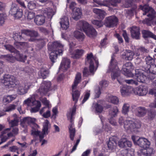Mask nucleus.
Masks as SVG:
<instances>
[{"instance_id":"f257e3e1","label":"nucleus","mask_w":156,"mask_h":156,"mask_svg":"<svg viewBox=\"0 0 156 156\" xmlns=\"http://www.w3.org/2000/svg\"><path fill=\"white\" fill-rule=\"evenodd\" d=\"M139 9L144 12L143 13V15H147L148 17L142 21L143 24H146L148 26H151L156 23V22L154 21L155 16V13L152 8L146 5L143 6L140 5Z\"/></svg>"},{"instance_id":"f03ea898","label":"nucleus","mask_w":156,"mask_h":156,"mask_svg":"<svg viewBox=\"0 0 156 156\" xmlns=\"http://www.w3.org/2000/svg\"><path fill=\"white\" fill-rule=\"evenodd\" d=\"M77 25L80 29L83 30L89 37H94L97 35L95 29L86 21L80 20L78 22Z\"/></svg>"},{"instance_id":"7ed1b4c3","label":"nucleus","mask_w":156,"mask_h":156,"mask_svg":"<svg viewBox=\"0 0 156 156\" xmlns=\"http://www.w3.org/2000/svg\"><path fill=\"white\" fill-rule=\"evenodd\" d=\"M94 62H95L96 64L97 68L98 67V62L96 59L93 56L92 53H90L87 54V60L85 63L86 64L88 63L90 65L89 71H88L87 68H85L83 71V76L86 77L90 75V73L93 75L94 74Z\"/></svg>"},{"instance_id":"20e7f679","label":"nucleus","mask_w":156,"mask_h":156,"mask_svg":"<svg viewBox=\"0 0 156 156\" xmlns=\"http://www.w3.org/2000/svg\"><path fill=\"white\" fill-rule=\"evenodd\" d=\"M22 34L30 37L29 39V41L32 42L37 41L39 43H41L39 47L41 48H43L45 45V42L43 40H37L36 39V37L39 35L37 31L34 30H24L22 31Z\"/></svg>"},{"instance_id":"39448f33","label":"nucleus","mask_w":156,"mask_h":156,"mask_svg":"<svg viewBox=\"0 0 156 156\" xmlns=\"http://www.w3.org/2000/svg\"><path fill=\"white\" fill-rule=\"evenodd\" d=\"M109 68L110 71L112 72L111 73L112 79L114 80L117 78L119 83L121 84L122 81L119 80L118 78V77L120 76V72L118 69H119L117 66L116 62L115 59L113 56L112 57Z\"/></svg>"},{"instance_id":"423d86ee","label":"nucleus","mask_w":156,"mask_h":156,"mask_svg":"<svg viewBox=\"0 0 156 156\" xmlns=\"http://www.w3.org/2000/svg\"><path fill=\"white\" fill-rule=\"evenodd\" d=\"M5 39L4 38H0V48H5V49H15L12 46L9 44H4ZM15 48H29V45L27 42H15L14 43Z\"/></svg>"},{"instance_id":"0eeeda50","label":"nucleus","mask_w":156,"mask_h":156,"mask_svg":"<svg viewBox=\"0 0 156 156\" xmlns=\"http://www.w3.org/2000/svg\"><path fill=\"white\" fill-rule=\"evenodd\" d=\"M141 123L140 121L134 122L132 120H126L124 122V127L127 130L133 132L140 128Z\"/></svg>"},{"instance_id":"6e6552de","label":"nucleus","mask_w":156,"mask_h":156,"mask_svg":"<svg viewBox=\"0 0 156 156\" xmlns=\"http://www.w3.org/2000/svg\"><path fill=\"white\" fill-rule=\"evenodd\" d=\"M131 138L135 144L137 145L144 149L149 147L150 143L147 139L133 136H132Z\"/></svg>"},{"instance_id":"1a4fd4ad","label":"nucleus","mask_w":156,"mask_h":156,"mask_svg":"<svg viewBox=\"0 0 156 156\" xmlns=\"http://www.w3.org/2000/svg\"><path fill=\"white\" fill-rule=\"evenodd\" d=\"M81 74L80 73H77L76 76L74 84L72 86V90L73 93L72 94L73 99L74 101L76 102L78 100L80 94L78 90L73 91V90L76 88L78 84L81 81Z\"/></svg>"},{"instance_id":"9d476101","label":"nucleus","mask_w":156,"mask_h":156,"mask_svg":"<svg viewBox=\"0 0 156 156\" xmlns=\"http://www.w3.org/2000/svg\"><path fill=\"white\" fill-rule=\"evenodd\" d=\"M2 82L6 87L7 88L14 87L16 85L15 77L9 74L4 76Z\"/></svg>"},{"instance_id":"9b49d317","label":"nucleus","mask_w":156,"mask_h":156,"mask_svg":"<svg viewBox=\"0 0 156 156\" xmlns=\"http://www.w3.org/2000/svg\"><path fill=\"white\" fill-rule=\"evenodd\" d=\"M104 21V24L106 27H112L117 25L118 19L115 16L112 15L106 17Z\"/></svg>"},{"instance_id":"f8f14e48","label":"nucleus","mask_w":156,"mask_h":156,"mask_svg":"<svg viewBox=\"0 0 156 156\" xmlns=\"http://www.w3.org/2000/svg\"><path fill=\"white\" fill-rule=\"evenodd\" d=\"M51 83L50 81L44 82L38 90L39 92L41 95L46 94L49 90H51Z\"/></svg>"},{"instance_id":"ddd939ff","label":"nucleus","mask_w":156,"mask_h":156,"mask_svg":"<svg viewBox=\"0 0 156 156\" xmlns=\"http://www.w3.org/2000/svg\"><path fill=\"white\" fill-rule=\"evenodd\" d=\"M30 85L27 83H16V86L17 89L18 93L20 95L26 93L28 90L30 88Z\"/></svg>"},{"instance_id":"4468645a","label":"nucleus","mask_w":156,"mask_h":156,"mask_svg":"<svg viewBox=\"0 0 156 156\" xmlns=\"http://www.w3.org/2000/svg\"><path fill=\"white\" fill-rule=\"evenodd\" d=\"M43 128L42 129L43 133H41L39 135L40 141H42V139L44 137L45 134H48L49 132V130L51 128V124L46 119L45 120L43 125Z\"/></svg>"},{"instance_id":"2eb2a0df","label":"nucleus","mask_w":156,"mask_h":156,"mask_svg":"<svg viewBox=\"0 0 156 156\" xmlns=\"http://www.w3.org/2000/svg\"><path fill=\"white\" fill-rule=\"evenodd\" d=\"M9 51L12 53V55H14L17 61L24 62L27 59V56L26 55L23 56L21 54L20 52L17 49H8Z\"/></svg>"},{"instance_id":"dca6fc26","label":"nucleus","mask_w":156,"mask_h":156,"mask_svg":"<svg viewBox=\"0 0 156 156\" xmlns=\"http://www.w3.org/2000/svg\"><path fill=\"white\" fill-rule=\"evenodd\" d=\"M9 13L17 19L21 17L23 15V11L21 9H19L15 6H12Z\"/></svg>"},{"instance_id":"f3484780","label":"nucleus","mask_w":156,"mask_h":156,"mask_svg":"<svg viewBox=\"0 0 156 156\" xmlns=\"http://www.w3.org/2000/svg\"><path fill=\"white\" fill-rule=\"evenodd\" d=\"M148 92V88L147 86L140 85L138 87L134 89L133 93L139 96L145 95Z\"/></svg>"},{"instance_id":"a211bd4d","label":"nucleus","mask_w":156,"mask_h":156,"mask_svg":"<svg viewBox=\"0 0 156 156\" xmlns=\"http://www.w3.org/2000/svg\"><path fill=\"white\" fill-rule=\"evenodd\" d=\"M140 69L135 70V77L137 81L142 83H144L146 79H147L146 76L144 74V73L141 71Z\"/></svg>"},{"instance_id":"6ab92c4d","label":"nucleus","mask_w":156,"mask_h":156,"mask_svg":"<svg viewBox=\"0 0 156 156\" xmlns=\"http://www.w3.org/2000/svg\"><path fill=\"white\" fill-rule=\"evenodd\" d=\"M49 51H51L50 53V58L53 63L55 62L58 55H62L63 52L62 49H50Z\"/></svg>"},{"instance_id":"aec40b11","label":"nucleus","mask_w":156,"mask_h":156,"mask_svg":"<svg viewBox=\"0 0 156 156\" xmlns=\"http://www.w3.org/2000/svg\"><path fill=\"white\" fill-rule=\"evenodd\" d=\"M94 3L92 6L94 7L105 6L109 8L110 6L109 0L100 1L98 0H92Z\"/></svg>"},{"instance_id":"412c9836","label":"nucleus","mask_w":156,"mask_h":156,"mask_svg":"<svg viewBox=\"0 0 156 156\" xmlns=\"http://www.w3.org/2000/svg\"><path fill=\"white\" fill-rule=\"evenodd\" d=\"M147 112V110L144 107H140L136 108L135 113L136 116L142 117L145 116Z\"/></svg>"},{"instance_id":"4be33fe9","label":"nucleus","mask_w":156,"mask_h":156,"mask_svg":"<svg viewBox=\"0 0 156 156\" xmlns=\"http://www.w3.org/2000/svg\"><path fill=\"white\" fill-rule=\"evenodd\" d=\"M134 89L127 85H124L121 89V92L122 95L126 96L129 95L130 94L133 92Z\"/></svg>"},{"instance_id":"5701e85b","label":"nucleus","mask_w":156,"mask_h":156,"mask_svg":"<svg viewBox=\"0 0 156 156\" xmlns=\"http://www.w3.org/2000/svg\"><path fill=\"white\" fill-rule=\"evenodd\" d=\"M131 34L132 37L136 40L140 39V33L138 27L133 26L131 28Z\"/></svg>"},{"instance_id":"b1692460","label":"nucleus","mask_w":156,"mask_h":156,"mask_svg":"<svg viewBox=\"0 0 156 156\" xmlns=\"http://www.w3.org/2000/svg\"><path fill=\"white\" fill-rule=\"evenodd\" d=\"M103 102L102 101L99 100L93 104L92 107L95 109V112L100 113L102 112L104 108L101 104Z\"/></svg>"},{"instance_id":"393cba45","label":"nucleus","mask_w":156,"mask_h":156,"mask_svg":"<svg viewBox=\"0 0 156 156\" xmlns=\"http://www.w3.org/2000/svg\"><path fill=\"white\" fill-rule=\"evenodd\" d=\"M118 145L121 148L131 147L132 146V142L127 140L125 138L121 139L118 142Z\"/></svg>"},{"instance_id":"a878e982","label":"nucleus","mask_w":156,"mask_h":156,"mask_svg":"<svg viewBox=\"0 0 156 156\" xmlns=\"http://www.w3.org/2000/svg\"><path fill=\"white\" fill-rule=\"evenodd\" d=\"M61 27L63 29L66 30L69 27V22L68 18L64 16L60 19L59 22Z\"/></svg>"},{"instance_id":"bb28decb","label":"nucleus","mask_w":156,"mask_h":156,"mask_svg":"<svg viewBox=\"0 0 156 156\" xmlns=\"http://www.w3.org/2000/svg\"><path fill=\"white\" fill-rule=\"evenodd\" d=\"M70 62L69 59L66 58H64L62 61L59 69L63 71H66L70 67Z\"/></svg>"},{"instance_id":"cd10ccee","label":"nucleus","mask_w":156,"mask_h":156,"mask_svg":"<svg viewBox=\"0 0 156 156\" xmlns=\"http://www.w3.org/2000/svg\"><path fill=\"white\" fill-rule=\"evenodd\" d=\"M45 16L41 15H37L34 20L35 23L38 26L43 25L45 23Z\"/></svg>"},{"instance_id":"c85d7f7f","label":"nucleus","mask_w":156,"mask_h":156,"mask_svg":"<svg viewBox=\"0 0 156 156\" xmlns=\"http://www.w3.org/2000/svg\"><path fill=\"white\" fill-rule=\"evenodd\" d=\"M74 49H69V52L72 55L71 57L74 58H77L82 55L83 51L82 49H77L75 51Z\"/></svg>"},{"instance_id":"c756f323","label":"nucleus","mask_w":156,"mask_h":156,"mask_svg":"<svg viewBox=\"0 0 156 156\" xmlns=\"http://www.w3.org/2000/svg\"><path fill=\"white\" fill-rule=\"evenodd\" d=\"M70 124L69 125V129L70 133L69 137L71 140L73 141L74 140V138L75 134V129L73 127V120H71L70 121Z\"/></svg>"},{"instance_id":"7c9ffc66","label":"nucleus","mask_w":156,"mask_h":156,"mask_svg":"<svg viewBox=\"0 0 156 156\" xmlns=\"http://www.w3.org/2000/svg\"><path fill=\"white\" fill-rule=\"evenodd\" d=\"M43 13L44 15L51 19L55 14V12L52 9L48 8L45 9L43 11Z\"/></svg>"},{"instance_id":"2f4dec72","label":"nucleus","mask_w":156,"mask_h":156,"mask_svg":"<svg viewBox=\"0 0 156 156\" xmlns=\"http://www.w3.org/2000/svg\"><path fill=\"white\" fill-rule=\"evenodd\" d=\"M142 33L143 37L145 39L150 37L156 41V35L151 31L148 30H144L142 31Z\"/></svg>"},{"instance_id":"473e14b6","label":"nucleus","mask_w":156,"mask_h":156,"mask_svg":"<svg viewBox=\"0 0 156 156\" xmlns=\"http://www.w3.org/2000/svg\"><path fill=\"white\" fill-rule=\"evenodd\" d=\"M144 71L147 73H150L154 75L156 74V65L151 66L148 65V66L146 68L145 67L144 68Z\"/></svg>"},{"instance_id":"72a5a7b5","label":"nucleus","mask_w":156,"mask_h":156,"mask_svg":"<svg viewBox=\"0 0 156 156\" xmlns=\"http://www.w3.org/2000/svg\"><path fill=\"white\" fill-rule=\"evenodd\" d=\"M119 112V109L116 106L111 108L109 111V115L112 118L117 116Z\"/></svg>"},{"instance_id":"f704fd0d","label":"nucleus","mask_w":156,"mask_h":156,"mask_svg":"<svg viewBox=\"0 0 156 156\" xmlns=\"http://www.w3.org/2000/svg\"><path fill=\"white\" fill-rule=\"evenodd\" d=\"M81 15L82 12L80 9L77 8L73 15L72 18L75 20H77L81 17Z\"/></svg>"},{"instance_id":"c9c22d12","label":"nucleus","mask_w":156,"mask_h":156,"mask_svg":"<svg viewBox=\"0 0 156 156\" xmlns=\"http://www.w3.org/2000/svg\"><path fill=\"white\" fill-rule=\"evenodd\" d=\"M107 100L108 102H111L115 105H117L119 102V99L118 98L112 95L108 96L107 98Z\"/></svg>"},{"instance_id":"e433bc0d","label":"nucleus","mask_w":156,"mask_h":156,"mask_svg":"<svg viewBox=\"0 0 156 156\" xmlns=\"http://www.w3.org/2000/svg\"><path fill=\"white\" fill-rule=\"evenodd\" d=\"M116 145V143L113 139L109 138V141L108 143V147L109 149L112 150L115 148Z\"/></svg>"},{"instance_id":"4c0bfd02","label":"nucleus","mask_w":156,"mask_h":156,"mask_svg":"<svg viewBox=\"0 0 156 156\" xmlns=\"http://www.w3.org/2000/svg\"><path fill=\"white\" fill-rule=\"evenodd\" d=\"M49 73V71L48 70L42 68L40 70V73L39 75L40 78L44 79L48 76Z\"/></svg>"},{"instance_id":"58836bf2","label":"nucleus","mask_w":156,"mask_h":156,"mask_svg":"<svg viewBox=\"0 0 156 156\" xmlns=\"http://www.w3.org/2000/svg\"><path fill=\"white\" fill-rule=\"evenodd\" d=\"M74 36L79 41H82L84 38L85 36L84 34L79 31H76L74 33Z\"/></svg>"},{"instance_id":"ea45409f","label":"nucleus","mask_w":156,"mask_h":156,"mask_svg":"<svg viewBox=\"0 0 156 156\" xmlns=\"http://www.w3.org/2000/svg\"><path fill=\"white\" fill-rule=\"evenodd\" d=\"M0 57L1 58H5L6 60L12 63L14 62L16 60L15 56L9 55H2Z\"/></svg>"},{"instance_id":"a19ab883","label":"nucleus","mask_w":156,"mask_h":156,"mask_svg":"<svg viewBox=\"0 0 156 156\" xmlns=\"http://www.w3.org/2000/svg\"><path fill=\"white\" fill-rule=\"evenodd\" d=\"M126 52L125 56H126V59L128 60H131L133 58V56L134 55V53L129 49L126 50Z\"/></svg>"},{"instance_id":"79ce46f5","label":"nucleus","mask_w":156,"mask_h":156,"mask_svg":"<svg viewBox=\"0 0 156 156\" xmlns=\"http://www.w3.org/2000/svg\"><path fill=\"white\" fill-rule=\"evenodd\" d=\"M37 103V101L36 100H34L33 99L29 98H28L24 101L25 104L29 106H34V104H35Z\"/></svg>"},{"instance_id":"37998d69","label":"nucleus","mask_w":156,"mask_h":156,"mask_svg":"<svg viewBox=\"0 0 156 156\" xmlns=\"http://www.w3.org/2000/svg\"><path fill=\"white\" fill-rule=\"evenodd\" d=\"M37 103L35 104H34V106L35 105L36 106L34 107L31 108L30 109V112H35L38 111L40 109V107H41V102L37 101Z\"/></svg>"},{"instance_id":"c03bdc74","label":"nucleus","mask_w":156,"mask_h":156,"mask_svg":"<svg viewBox=\"0 0 156 156\" xmlns=\"http://www.w3.org/2000/svg\"><path fill=\"white\" fill-rule=\"evenodd\" d=\"M92 23L97 28L101 27L103 25V22L98 20H92Z\"/></svg>"},{"instance_id":"a18cd8bd","label":"nucleus","mask_w":156,"mask_h":156,"mask_svg":"<svg viewBox=\"0 0 156 156\" xmlns=\"http://www.w3.org/2000/svg\"><path fill=\"white\" fill-rule=\"evenodd\" d=\"M147 112L148 119L151 120H153L155 116L156 112L153 110H150Z\"/></svg>"},{"instance_id":"49530a36","label":"nucleus","mask_w":156,"mask_h":156,"mask_svg":"<svg viewBox=\"0 0 156 156\" xmlns=\"http://www.w3.org/2000/svg\"><path fill=\"white\" fill-rule=\"evenodd\" d=\"M51 46L53 49L57 48H63L64 47V45L58 41L54 42L51 44Z\"/></svg>"},{"instance_id":"de8ad7c7","label":"nucleus","mask_w":156,"mask_h":156,"mask_svg":"<svg viewBox=\"0 0 156 156\" xmlns=\"http://www.w3.org/2000/svg\"><path fill=\"white\" fill-rule=\"evenodd\" d=\"M150 94L154 95L155 97V101L154 103H151L149 105V107L151 108H156V92L151 90L149 91Z\"/></svg>"},{"instance_id":"09e8293b","label":"nucleus","mask_w":156,"mask_h":156,"mask_svg":"<svg viewBox=\"0 0 156 156\" xmlns=\"http://www.w3.org/2000/svg\"><path fill=\"white\" fill-rule=\"evenodd\" d=\"M129 108L130 105L129 104L127 103L124 104L122 108V113L125 115L127 114L129 111Z\"/></svg>"},{"instance_id":"8fccbe9b","label":"nucleus","mask_w":156,"mask_h":156,"mask_svg":"<svg viewBox=\"0 0 156 156\" xmlns=\"http://www.w3.org/2000/svg\"><path fill=\"white\" fill-rule=\"evenodd\" d=\"M145 60L146 62V66H144V68L145 67L146 68H147V67L148 66V65L151 66V64H153L154 61V60L150 56L147 57L146 58Z\"/></svg>"},{"instance_id":"3c124183","label":"nucleus","mask_w":156,"mask_h":156,"mask_svg":"<svg viewBox=\"0 0 156 156\" xmlns=\"http://www.w3.org/2000/svg\"><path fill=\"white\" fill-rule=\"evenodd\" d=\"M19 119H13L9 122L10 127H13L14 126H18Z\"/></svg>"},{"instance_id":"603ef678","label":"nucleus","mask_w":156,"mask_h":156,"mask_svg":"<svg viewBox=\"0 0 156 156\" xmlns=\"http://www.w3.org/2000/svg\"><path fill=\"white\" fill-rule=\"evenodd\" d=\"M27 117H26L23 118L21 120V125L22 127L25 128L27 126V124H28L29 122L27 121Z\"/></svg>"},{"instance_id":"864d4df0","label":"nucleus","mask_w":156,"mask_h":156,"mask_svg":"<svg viewBox=\"0 0 156 156\" xmlns=\"http://www.w3.org/2000/svg\"><path fill=\"white\" fill-rule=\"evenodd\" d=\"M108 84L106 80H102L99 83V85L100 89H102L103 88L105 87L108 86Z\"/></svg>"},{"instance_id":"5fc2aeb1","label":"nucleus","mask_w":156,"mask_h":156,"mask_svg":"<svg viewBox=\"0 0 156 156\" xmlns=\"http://www.w3.org/2000/svg\"><path fill=\"white\" fill-rule=\"evenodd\" d=\"M22 35L20 33H15L13 35V38L16 41H20L22 38Z\"/></svg>"},{"instance_id":"6e6d98bb","label":"nucleus","mask_w":156,"mask_h":156,"mask_svg":"<svg viewBox=\"0 0 156 156\" xmlns=\"http://www.w3.org/2000/svg\"><path fill=\"white\" fill-rule=\"evenodd\" d=\"M13 100L12 95H9L5 97L3 99V101L6 104L11 102Z\"/></svg>"},{"instance_id":"4d7b16f0","label":"nucleus","mask_w":156,"mask_h":156,"mask_svg":"<svg viewBox=\"0 0 156 156\" xmlns=\"http://www.w3.org/2000/svg\"><path fill=\"white\" fill-rule=\"evenodd\" d=\"M110 6H116L117 4L121 2V0H109Z\"/></svg>"},{"instance_id":"13d9d810","label":"nucleus","mask_w":156,"mask_h":156,"mask_svg":"<svg viewBox=\"0 0 156 156\" xmlns=\"http://www.w3.org/2000/svg\"><path fill=\"white\" fill-rule=\"evenodd\" d=\"M124 81L127 83L131 84H134L135 85H137L138 84V82L133 79L125 80Z\"/></svg>"},{"instance_id":"bf43d9fd","label":"nucleus","mask_w":156,"mask_h":156,"mask_svg":"<svg viewBox=\"0 0 156 156\" xmlns=\"http://www.w3.org/2000/svg\"><path fill=\"white\" fill-rule=\"evenodd\" d=\"M28 8L30 10H32L36 8V4L33 2H30L28 3Z\"/></svg>"},{"instance_id":"052dcab7","label":"nucleus","mask_w":156,"mask_h":156,"mask_svg":"<svg viewBox=\"0 0 156 156\" xmlns=\"http://www.w3.org/2000/svg\"><path fill=\"white\" fill-rule=\"evenodd\" d=\"M35 16V13L32 12H29L27 14V18L28 20H31L33 19Z\"/></svg>"},{"instance_id":"680f3d73","label":"nucleus","mask_w":156,"mask_h":156,"mask_svg":"<svg viewBox=\"0 0 156 156\" xmlns=\"http://www.w3.org/2000/svg\"><path fill=\"white\" fill-rule=\"evenodd\" d=\"M16 106L14 105H10L8 107H7L5 109V111L9 112L14 110L16 108Z\"/></svg>"},{"instance_id":"e2e57ef3","label":"nucleus","mask_w":156,"mask_h":156,"mask_svg":"<svg viewBox=\"0 0 156 156\" xmlns=\"http://www.w3.org/2000/svg\"><path fill=\"white\" fill-rule=\"evenodd\" d=\"M146 150V154L147 156H151L152 154H154V151L153 149L152 148H149V147L145 149Z\"/></svg>"},{"instance_id":"0e129e2a","label":"nucleus","mask_w":156,"mask_h":156,"mask_svg":"<svg viewBox=\"0 0 156 156\" xmlns=\"http://www.w3.org/2000/svg\"><path fill=\"white\" fill-rule=\"evenodd\" d=\"M101 89L100 87H98L97 89L95 90V94L94 95V98L96 99L99 98L101 94Z\"/></svg>"},{"instance_id":"69168bd1","label":"nucleus","mask_w":156,"mask_h":156,"mask_svg":"<svg viewBox=\"0 0 156 156\" xmlns=\"http://www.w3.org/2000/svg\"><path fill=\"white\" fill-rule=\"evenodd\" d=\"M16 1L17 2L22 8L24 9H26V5L23 1L22 0H16Z\"/></svg>"},{"instance_id":"338daca9","label":"nucleus","mask_w":156,"mask_h":156,"mask_svg":"<svg viewBox=\"0 0 156 156\" xmlns=\"http://www.w3.org/2000/svg\"><path fill=\"white\" fill-rule=\"evenodd\" d=\"M76 112V108H73L72 110V111L71 114L69 113V114H67V116L68 119H70V121L72 119L73 116L74 115L75 113Z\"/></svg>"},{"instance_id":"774afa93","label":"nucleus","mask_w":156,"mask_h":156,"mask_svg":"<svg viewBox=\"0 0 156 156\" xmlns=\"http://www.w3.org/2000/svg\"><path fill=\"white\" fill-rule=\"evenodd\" d=\"M136 8V6H134V8L132 9H128L126 11V13L127 14H129L130 15H132L134 12L135 11V9Z\"/></svg>"}]
</instances>
